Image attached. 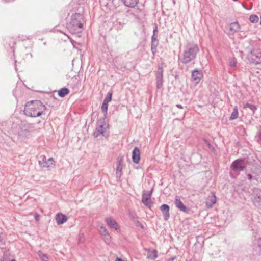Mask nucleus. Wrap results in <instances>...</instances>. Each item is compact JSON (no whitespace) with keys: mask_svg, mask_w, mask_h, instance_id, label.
I'll return each mask as SVG.
<instances>
[{"mask_svg":"<svg viewBox=\"0 0 261 261\" xmlns=\"http://www.w3.org/2000/svg\"><path fill=\"white\" fill-rule=\"evenodd\" d=\"M46 110L45 105L39 100H31L25 105L24 114L28 117H36L40 116Z\"/></svg>","mask_w":261,"mask_h":261,"instance_id":"nucleus-1","label":"nucleus"},{"mask_svg":"<svg viewBox=\"0 0 261 261\" xmlns=\"http://www.w3.org/2000/svg\"><path fill=\"white\" fill-rule=\"evenodd\" d=\"M199 51L197 44L194 43H188L185 46L182 56L180 59L181 63L187 64L194 61Z\"/></svg>","mask_w":261,"mask_h":261,"instance_id":"nucleus-2","label":"nucleus"},{"mask_svg":"<svg viewBox=\"0 0 261 261\" xmlns=\"http://www.w3.org/2000/svg\"><path fill=\"white\" fill-rule=\"evenodd\" d=\"M83 16L80 13H75L71 17V21L67 24V28L72 34L81 33L83 29Z\"/></svg>","mask_w":261,"mask_h":261,"instance_id":"nucleus-3","label":"nucleus"},{"mask_svg":"<svg viewBox=\"0 0 261 261\" xmlns=\"http://www.w3.org/2000/svg\"><path fill=\"white\" fill-rule=\"evenodd\" d=\"M246 167L244 159H239L234 160L230 166V169L232 172H230V176L233 177L232 174L234 173L237 175H240V172L244 171Z\"/></svg>","mask_w":261,"mask_h":261,"instance_id":"nucleus-4","label":"nucleus"},{"mask_svg":"<svg viewBox=\"0 0 261 261\" xmlns=\"http://www.w3.org/2000/svg\"><path fill=\"white\" fill-rule=\"evenodd\" d=\"M248 59L249 62L254 64L261 63V51L253 50L248 55Z\"/></svg>","mask_w":261,"mask_h":261,"instance_id":"nucleus-5","label":"nucleus"},{"mask_svg":"<svg viewBox=\"0 0 261 261\" xmlns=\"http://www.w3.org/2000/svg\"><path fill=\"white\" fill-rule=\"evenodd\" d=\"M153 190L149 191H144L142 194V202L143 204L149 208L153 205V202L151 200V196Z\"/></svg>","mask_w":261,"mask_h":261,"instance_id":"nucleus-6","label":"nucleus"},{"mask_svg":"<svg viewBox=\"0 0 261 261\" xmlns=\"http://www.w3.org/2000/svg\"><path fill=\"white\" fill-rule=\"evenodd\" d=\"M105 124V118H103L102 120H100L97 122V126L93 134L95 137H98L100 135L105 136V131L106 130V128L104 127Z\"/></svg>","mask_w":261,"mask_h":261,"instance_id":"nucleus-7","label":"nucleus"},{"mask_svg":"<svg viewBox=\"0 0 261 261\" xmlns=\"http://www.w3.org/2000/svg\"><path fill=\"white\" fill-rule=\"evenodd\" d=\"M163 69L162 67L159 66L158 71L155 74L156 88L158 89H161L163 86Z\"/></svg>","mask_w":261,"mask_h":261,"instance_id":"nucleus-8","label":"nucleus"},{"mask_svg":"<svg viewBox=\"0 0 261 261\" xmlns=\"http://www.w3.org/2000/svg\"><path fill=\"white\" fill-rule=\"evenodd\" d=\"M254 198L253 202L256 206H260L261 205V190L255 188L252 193Z\"/></svg>","mask_w":261,"mask_h":261,"instance_id":"nucleus-9","label":"nucleus"},{"mask_svg":"<svg viewBox=\"0 0 261 261\" xmlns=\"http://www.w3.org/2000/svg\"><path fill=\"white\" fill-rule=\"evenodd\" d=\"M176 207L178 208L180 211L184 213H188L190 211V209L186 207L182 202L181 201L180 197L179 196H176L174 201Z\"/></svg>","mask_w":261,"mask_h":261,"instance_id":"nucleus-10","label":"nucleus"},{"mask_svg":"<svg viewBox=\"0 0 261 261\" xmlns=\"http://www.w3.org/2000/svg\"><path fill=\"white\" fill-rule=\"evenodd\" d=\"M203 73L201 70L196 69L192 72V80L196 83H199L201 78L203 77Z\"/></svg>","mask_w":261,"mask_h":261,"instance_id":"nucleus-11","label":"nucleus"},{"mask_svg":"<svg viewBox=\"0 0 261 261\" xmlns=\"http://www.w3.org/2000/svg\"><path fill=\"white\" fill-rule=\"evenodd\" d=\"M169 206L167 204H164L160 207V210L162 212L164 220L167 221L170 217Z\"/></svg>","mask_w":261,"mask_h":261,"instance_id":"nucleus-12","label":"nucleus"},{"mask_svg":"<svg viewBox=\"0 0 261 261\" xmlns=\"http://www.w3.org/2000/svg\"><path fill=\"white\" fill-rule=\"evenodd\" d=\"M132 160L136 164L139 163L140 160V150L137 147H135L133 150Z\"/></svg>","mask_w":261,"mask_h":261,"instance_id":"nucleus-13","label":"nucleus"},{"mask_svg":"<svg viewBox=\"0 0 261 261\" xmlns=\"http://www.w3.org/2000/svg\"><path fill=\"white\" fill-rule=\"evenodd\" d=\"M106 221L110 228L114 229L116 231L119 230V227L114 219L112 218H106Z\"/></svg>","mask_w":261,"mask_h":261,"instance_id":"nucleus-14","label":"nucleus"},{"mask_svg":"<svg viewBox=\"0 0 261 261\" xmlns=\"http://www.w3.org/2000/svg\"><path fill=\"white\" fill-rule=\"evenodd\" d=\"M49 162H50V164H54V161L53 159L50 158L47 160L44 156H43L42 160L39 161V164L43 167H49Z\"/></svg>","mask_w":261,"mask_h":261,"instance_id":"nucleus-15","label":"nucleus"},{"mask_svg":"<svg viewBox=\"0 0 261 261\" xmlns=\"http://www.w3.org/2000/svg\"><path fill=\"white\" fill-rule=\"evenodd\" d=\"M122 159L119 160L117 162V167L116 170V176L117 179H119L121 176L122 170Z\"/></svg>","mask_w":261,"mask_h":261,"instance_id":"nucleus-16","label":"nucleus"},{"mask_svg":"<svg viewBox=\"0 0 261 261\" xmlns=\"http://www.w3.org/2000/svg\"><path fill=\"white\" fill-rule=\"evenodd\" d=\"M216 202V197L214 194L208 196L206 201V205L207 208H212Z\"/></svg>","mask_w":261,"mask_h":261,"instance_id":"nucleus-17","label":"nucleus"},{"mask_svg":"<svg viewBox=\"0 0 261 261\" xmlns=\"http://www.w3.org/2000/svg\"><path fill=\"white\" fill-rule=\"evenodd\" d=\"M57 223L58 225L62 224L67 220L66 215L62 214H57L56 217Z\"/></svg>","mask_w":261,"mask_h":261,"instance_id":"nucleus-18","label":"nucleus"},{"mask_svg":"<svg viewBox=\"0 0 261 261\" xmlns=\"http://www.w3.org/2000/svg\"><path fill=\"white\" fill-rule=\"evenodd\" d=\"M124 4L130 8H134L139 3V0H121Z\"/></svg>","mask_w":261,"mask_h":261,"instance_id":"nucleus-19","label":"nucleus"},{"mask_svg":"<svg viewBox=\"0 0 261 261\" xmlns=\"http://www.w3.org/2000/svg\"><path fill=\"white\" fill-rule=\"evenodd\" d=\"M158 45V40L151 41V50L153 56H154L156 53L157 46Z\"/></svg>","mask_w":261,"mask_h":261,"instance_id":"nucleus-20","label":"nucleus"},{"mask_svg":"<svg viewBox=\"0 0 261 261\" xmlns=\"http://www.w3.org/2000/svg\"><path fill=\"white\" fill-rule=\"evenodd\" d=\"M253 250L254 255H261V244L257 243L254 244Z\"/></svg>","mask_w":261,"mask_h":261,"instance_id":"nucleus-21","label":"nucleus"},{"mask_svg":"<svg viewBox=\"0 0 261 261\" xmlns=\"http://www.w3.org/2000/svg\"><path fill=\"white\" fill-rule=\"evenodd\" d=\"M238 115H239V113H238V107L235 106L233 108V111L229 117V120H233L236 119L238 117Z\"/></svg>","mask_w":261,"mask_h":261,"instance_id":"nucleus-22","label":"nucleus"},{"mask_svg":"<svg viewBox=\"0 0 261 261\" xmlns=\"http://www.w3.org/2000/svg\"><path fill=\"white\" fill-rule=\"evenodd\" d=\"M69 92V90L67 88H62L58 91V95L61 97H65Z\"/></svg>","mask_w":261,"mask_h":261,"instance_id":"nucleus-23","label":"nucleus"},{"mask_svg":"<svg viewBox=\"0 0 261 261\" xmlns=\"http://www.w3.org/2000/svg\"><path fill=\"white\" fill-rule=\"evenodd\" d=\"M240 28V25L237 21L232 22L230 25V30L234 32L238 31Z\"/></svg>","mask_w":261,"mask_h":261,"instance_id":"nucleus-24","label":"nucleus"},{"mask_svg":"<svg viewBox=\"0 0 261 261\" xmlns=\"http://www.w3.org/2000/svg\"><path fill=\"white\" fill-rule=\"evenodd\" d=\"M108 103L103 101L102 106H101V111L104 114V118H105L106 117V115L107 114V110H108Z\"/></svg>","mask_w":261,"mask_h":261,"instance_id":"nucleus-25","label":"nucleus"},{"mask_svg":"<svg viewBox=\"0 0 261 261\" xmlns=\"http://www.w3.org/2000/svg\"><path fill=\"white\" fill-rule=\"evenodd\" d=\"M244 108H249L253 112V113H254V112L257 109L256 106L249 103H246L245 104L244 106Z\"/></svg>","mask_w":261,"mask_h":261,"instance_id":"nucleus-26","label":"nucleus"},{"mask_svg":"<svg viewBox=\"0 0 261 261\" xmlns=\"http://www.w3.org/2000/svg\"><path fill=\"white\" fill-rule=\"evenodd\" d=\"M38 255L42 261H48V257L46 254H44L41 251L38 252Z\"/></svg>","mask_w":261,"mask_h":261,"instance_id":"nucleus-27","label":"nucleus"},{"mask_svg":"<svg viewBox=\"0 0 261 261\" xmlns=\"http://www.w3.org/2000/svg\"><path fill=\"white\" fill-rule=\"evenodd\" d=\"M249 20L252 23H256L259 21V17L255 14H252L249 17Z\"/></svg>","mask_w":261,"mask_h":261,"instance_id":"nucleus-28","label":"nucleus"},{"mask_svg":"<svg viewBox=\"0 0 261 261\" xmlns=\"http://www.w3.org/2000/svg\"><path fill=\"white\" fill-rule=\"evenodd\" d=\"M158 257V252L156 250H153L149 253V258L151 259H155Z\"/></svg>","mask_w":261,"mask_h":261,"instance_id":"nucleus-29","label":"nucleus"},{"mask_svg":"<svg viewBox=\"0 0 261 261\" xmlns=\"http://www.w3.org/2000/svg\"><path fill=\"white\" fill-rule=\"evenodd\" d=\"M103 239L105 241V242L107 244H109L111 241V237L109 234V233H107L106 234L102 235Z\"/></svg>","mask_w":261,"mask_h":261,"instance_id":"nucleus-30","label":"nucleus"},{"mask_svg":"<svg viewBox=\"0 0 261 261\" xmlns=\"http://www.w3.org/2000/svg\"><path fill=\"white\" fill-rule=\"evenodd\" d=\"M99 232L101 236L109 233L107 228L104 226H101L100 227Z\"/></svg>","mask_w":261,"mask_h":261,"instance_id":"nucleus-31","label":"nucleus"},{"mask_svg":"<svg viewBox=\"0 0 261 261\" xmlns=\"http://www.w3.org/2000/svg\"><path fill=\"white\" fill-rule=\"evenodd\" d=\"M112 93L109 92L105 97L103 101L109 103L112 100Z\"/></svg>","mask_w":261,"mask_h":261,"instance_id":"nucleus-32","label":"nucleus"},{"mask_svg":"<svg viewBox=\"0 0 261 261\" xmlns=\"http://www.w3.org/2000/svg\"><path fill=\"white\" fill-rule=\"evenodd\" d=\"M255 137L257 142L261 144V129L257 132Z\"/></svg>","mask_w":261,"mask_h":261,"instance_id":"nucleus-33","label":"nucleus"},{"mask_svg":"<svg viewBox=\"0 0 261 261\" xmlns=\"http://www.w3.org/2000/svg\"><path fill=\"white\" fill-rule=\"evenodd\" d=\"M157 32H158V25L156 23H154L153 31V34L156 35V33Z\"/></svg>","mask_w":261,"mask_h":261,"instance_id":"nucleus-34","label":"nucleus"},{"mask_svg":"<svg viewBox=\"0 0 261 261\" xmlns=\"http://www.w3.org/2000/svg\"><path fill=\"white\" fill-rule=\"evenodd\" d=\"M237 62L235 60H233L230 62L229 65L230 67H233L236 66Z\"/></svg>","mask_w":261,"mask_h":261,"instance_id":"nucleus-35","label":"nucleus"},{"mask_svg":"<svg viewBox=\"0 0 261 261\" xmlns=\"http://www.w3.org/2000/svg\"><path fill=\"white\" fill-rule=\"evenodd\" d=\"M205 143L207 144L208 147L212 149H214V147L209 142H208L207 140H204Z\"/></svg>","mask_w":261,"mask_h":261,"instance_id":"nucleus-36","label":"nucleus"},{"mask_svg":"<svg viewBox=\"0 0 261 261\" xmlns=\"http://www.w3.org/2000/svg\"><path fill=\"white\" fill-rule=\"evenodd\" d=\"M34 218L36 221H38L40 219V216L37 213H35L34 215Z\"/></svg>","mask_w":261,"mask_h":261,"instance_id":"nucleus-37","label":"nucleus"},{"mask_svg":"<svg viewBox=\"0 0 261 261\" xmlns=\"http://www.w3.org/2000/svg\"><path fill=\"white\" fill-rule=\"evenodd\" d=\"M158 40L157 36L156 35L153 34L151 37V41Z\"/></svg>","mask_w":261,"mask_h":261,"instance_id":"nucleus-38","label":"nucleus"},{"mask_svg":"<svg viewBox=\"0 0 261 261\" xmlns=\"http://www.w3.org/2000/svg\"><path fill=\"white\" fill-rule=\"evenodd\" d=\"M137 226L140 227L142 229H144L143 225L142 223H141L139 221L137 222Z\"/></svg>","mask_w":261,"mask_h":261,"instance_id":"nucleus-39","label":"nucleus"},{"mask_svg":"<svg viewBox=\"0 0 261 261\" xmlns=\"http://www.w3.org/2000/svg\"><path fill=\"white\" fill-rule=\"evenodd\" d=\"M247 176L249 180H251L253 179V176L251 174H248Z\"/></svg>","mask_w":261,"mask_h":261,"instance_id":"nucleus-40","label":"nucleus"},{"mask_svg":"<svg viewBox=\"0 0 261 261\" xmlns=\"http://www.w3.org/2000/svg\"><path fill=\"white\" fill-rule=\"evenodd\" d=\"M3 234L0 232V243H2L3 241Z\"/></svg>","mask_w":261,"mask_h":261,"instance_id":"nucleus-41","label":"nucleus"},{"mask_svg":"<svg viewBox=\"0 0 261 261\" xmlns=\"http://www.w3.org/2000/svg\"><path fill=\"white\" fill-rule=\"evenodd\" d=\"M176 106L177 108H179V109H182V108H183V107H182L180 104H177V105H176Z\"/></svg>","mask_w":261,"mask_h":261,"instance_id":"nucleus-42","label":"nucleus"},{"mask_svg":"<svg viewBox=\"0 0 261 261\" xmlns=\"http://www.w3.org/2000/svg\"><path fill=\"white\" fill-rule=\"evenodd\" d=\"M176 257H172L169 258L168 261H173L175 259Z\"/></svg>","mask_w":261,"mask_h":261,"instance_id":"nucleus-43","label":"nucleus"},{"mask_svg":"<svg viewBox=\"0 0 261 261\" xmlns=\"http://www.w3.org/2000/svg\"><path fill=\"white\" fill-rule=\"evenodd\" d=\"M115 261H124V260H122V259L121 258H117L116 259V260H115Z\"/></svg>","mask_w":261,"mask_h":261,"instance_id":"nucleus-44","label":"nucleus"},{"mask_svg":"<svg viewBox=\"0 0 261 261\" xmlns=\"http://www.w3.org/2000/svg\"><path fill=\"white\" fill-rule=\"evenodd\" d=\"M11 261H16V260L14 259H12L11 260Z\"/></svg>","mask_w":261,"mask_h":261,"instance_id":"nucleus-45","label":"nucleus"},{"mask_svg":"<svg viewBox=\"0 0 261 261\" xmlns=\"http://www.w3.org/2000/svg\"><path fill=\"white\" fill-rule=\"evenodd\" d=\"M260 24L261 25V16H260Z\"/></svg>","mask_w":261,"mask_h":261,"instance_id":"nucleus-46","label":"nucleus"}]
</instances>
